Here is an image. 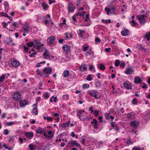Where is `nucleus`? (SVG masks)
I'll return each mask as SVG.
<instances>
[{
    "label": "nucleus",
    "mask_w": 150,
    "mask_h": 150,
    "mask_svg": "<svg viewBox=\"0 0 150 150\" xmlns=\"http://www.w3.org/2000/svg\"><path fill=\"white\" fill-rule=\"evenodd\" d=\"M27 46L28 47H31L33 46L34 47H35L37 49H40L43 46L42 44H41L40 43H37L35 45L33 42L31 41L27 44Z\"/></svg>",
    "instance_id": "nucleus-1"
},
{
    "label": "nucleus",
    "mask_w": 150,
    "mask_h": 150,
    "mask_svg": "<svg viewBox=\"0 0 150 150\" xmlns=\"http://www.w3.org/2000/svg\"><path fill=\"white\" fill-rule=\"evenodd\" d=\"M87 93L90 95L93 96L96 99L99 98L97 96V95H98V92L96 90H91L88 91Z\"/></svg>",
    "instance_id": "nucleus-2"
},
{
    "label": "nucleus",
    "mask_w": 150,
    "mask_h": 150,
    "mask_svg": "<svg viewBox=\"0 0 150 150\" xmlns=\"http://www.w3.org/2000/svg\"><path fill=\"white\" fill-rule=\"evenodd\" d=\"M134 72V71L132 67L130 66H129L126 68L124 71V73L127 75L132 74Z\"/></svg>",
    "instance_id": "nucleus-3"
},
{
    "label": "nucleus",
    "mask_w": 150,
    "mask_h": 150,
    "mask_svg": "<svg viewBox=\"0 0 150 150\" xmlns=\"http://www.w3.org/2000/svg\"><path fill=\"white\" fill-rule=\"evenodd\" d=\"M52 71V69L51 68L49 67H47L45 68L43 71V74L45 76H47L48 75L50 74Z\"/></svg>",
    "instance_id": "nucleus-4"
},
{
    "label": "nucleus",
    "mask_w": 150,
    "mask_h": 150,
    "mask_svg": "<svg viewBox=\"0 0 150 150\" xmlns=\"http://www.w3.org/2000/svg\"><path fill=\"white\" fill-rule=\"evenodd\" d=\"M44 135L45 136V138L46 139H50L53 137V132L51 131H49L47 134L44 132Z\"/></svg>",
    "instance_id": "nucleus-5"
},
{
    "label": "nucleus",
    "mask_w": 150,
    "mask_h": 150,
    "mask_svg": "<svg viewBox=\"0 0 150 150\" xmlns=\"http://www.w3.org/2000/svg\"><path fill=\"white\" fill-rule=\"evenodd\" d=\"M12 65L14 67H17L19 66L20 63L19 61L16 59H13L11 60Z\"/></svg>",
    "instance_id": "nucleus-6"
},
{
    "label": "nucleus",
    "mask_w": 150,
    "mask_h": 150,
    "mask_svg": "<svg viewBox=\"0 0 150 150\" xmlns=\"http://www.w3.org/2000/svg\"><path fill=\"white\" fill-rule=\"evenodd\" d=\"M145 16L143 15H140L137 17L138 20L141 24H144L145 23Z\"/></svg>",
    "instance_id": "nucleus-7"
},
{
    "label": "nucleus",
    "mask_w": 150,
    "mask_h": 150,
    "mask_svg": "<svg viewBox=\"0 0 150 150\" xmlns=\"http://www.w3.org/2000/svg\"><path fill=\"white\" fill-rule=\"evenodd\" d=\"M13 98L18 100L21 98V95L19 92H16L14 93L13 95Z\"/></svg>",
    "instance_id": "nucleus-8"
},
{
    "label": "nucleus",
    "mask_w": 150,
    "mask_h": 150,
    "mask_svg": "<svg viewBox=\"0 0 150 150\" xmlns=\"http://www.w3.org/2000/svg\"><path fill=\"white\" fill-rule=\"evenodd\" d=\"M56 141H57L58 142H61V146L62 147H63L64 146L65 144V142H67V139H63L62 138H60V139H57L56 140Z\"/></svg>",
    "instance_id": "nucleus-9"
},
{
    "label": "nucleus",
    "mask_w": 150,
    "mask_h": 150,
    "mask_svg": "<svg viewBox=\"0 0 150 150\" xmlns=\"http://www.w3.org/2000/svg\"><path fill=\"white\" fill-rule=\"evenodd\" d=\"M35 131L37 134H42L44 133L45 132V129L40 127L37 128L35 129Z\"/></svg>",
    "instance_id": "nucleus-10"
},
{
    "label": "nucleus",
    "mask_w": 150,
    "mask_h": 150,
    "mask_svg": "<svg viewBox=\"0 0 150 150\" xmlns=\"http://www.w3.org/2000/svg\"><path fill=\"white\" fill-rule=\"evenodd\" d=\"M105 118L108 120H111V121H112V120L114 118V117L111 116L110 115V113H105Z\"/></svg>",
    "instance_id": "nucleus-11"
},
{
    "label": "nucleus",
    "mask_w": 150,
    "mask_h": 150,
    "mask_svg": "<svg viewBox=\"0 0 150 150\" xmlns=\"http://www.w3.org/2000/svg\"><path fill=\"white\" fill-rule=\"evenodd\" d=\"M28 104V101L25 100H21L19 103L20 106L21 107H25Z\"/></svg>",
    "instance_id": "nucleus-12"
},
{
    "label": "nucleus",
    "mask_w": 150,
    "mask_h": 150,
    "mask_svg": "<svg viewBox=\"0 0 150 150\" xmlns=\"http://www.w3.org/2000/svg\"><path fill=\"white\" fill-rule=\"evenodd\" d=\"M43 56L46 59H48L49 58L50 52L46 49L45 50L43 54Z\"/></svg>",
    "instance_id": "nucleus-13"
},
{
    "label": "nucleus",
    "mask_w": 150,
    "mask_h": 150,
    "mask_svg": "<svg viewBox=\"0 0 150 150\" xmlns=\"http://www.w3.org/2000/svg\"><path fill=\"white\" fill-rule=\"evenodd\" d=\"M62 48L64 51L66 53L69 52L70 50V47L68 45H65L62 47Z\"/></svg>",
    "instance_id": "nucleus-14"
},
{
    "label": "nucleus",
    "mask_w": 150,
    "mask_h": 150,
    "mask_svg": "<svg viewBox=\"0 0 150 150\" xmlns=\"http://www.w3.org/2000/svg\"><path fill=\"white\" fill-rule=\"evenodd\" d=\"M25 134L26 137L29 139L32 138L34 136L33 133L31 132H26Z\"/></svg>",
    "instance_id": "nucleus-15"
},
{
    "label": "nucleus",
    "mask_w": 150,
    "mask_h": 150,
    "mask_svg": "<svg viewBox=\"0 0 150 150\" xmlns=\"http://www.w3.org/2000/svg\"><path fill=\"white\" fill-rule=\"evenodd\" d=\"M33 106V108L32 110V112L34 113L35 115H37L38 114V111L37 104H34Z\"/></svg>",
    "instance_id": "nucleus-16"
},
{
    "label": "nucleus",
    "mask_w": 150,
    "mask_h": 150,
    "mask_svg": "<svg viewBox=\"0 0 150 150\" xmlns=\"http://www.w3.org/2000/svg\"><path fill=\"white\" fill-rule=\"evenodd\" d=\"M74 7L73 4H69L68 6V12H73L74 11Z\"/></svg>",
    "instance_id": "nucleus-17"
},
{
    "label": "nucleus",
    "mask_w": 150,
    "mask_h": 150,
    "mask_svg": "<svg viewBox=\"0 0 150 150\" xmlns=\"http://www.w3.org/2000/svg\"><path fill=\"white\" fill-rule=\"evenodd\" d=\"M91 123L93 124V127L95 129H97L98 127V122L95 119H93Z\"/></svg>",
    "instance_id": "nucleus-18"
},
{
    "label": "nucleus",
    "mask_w": 150,
    "mask_h": 150,
    "mask_svg": "<svg viewBox=\"0 0 150 150\" xmlns=\"http://www.w3.org/2000/svg\"><path fill=\"white\" fill-rule=\"evenodd\" d=\"M55 39L54 37L51 36L48 38L47 39V42L50 44H52Z\"/></svg>",
    "instance_id": "nucleus-19"
},
{
    "label": "nucleus",
    "mask_w": 150,
    "mask_h": 150,
    "mask_svg": "<svg viewBox=\"0 0 150 150\" xmlns=\"http://www.w3.org/2000/svg\"><path fill=\"white\" fill-rule=\"evenodd\" d=\"M121 34L123 36H126L128 34V30L126 28H123L121 32Z\"/></svg>",
    "instance_id": "nucleus-20"
},
{
    "label": "nucleus",
    "mask_w": 150,
    "mask_h": 150,
    "mask_svg": "<svg viewBox=\"0 0 150 150\" xmlns=\"http://www.w3.org/2000/svg\"><path fill=\"white\" fill-rule=\"evenodd\" d=\"M53 117H54V119L56 121V122H58L60 119L59 117V114L57 113H53Z\"/></svg>",
    "instance_id": "nucleus-21"
},
{
    "label": "nucleus",
    "mask_w": 150,
    "mask_h": 150,
    "mask_svg": "<svg viewBox=\"0 0 150 150\" xmlns=\"http://www.w3.org/2000/svg\"><path fill=\"white\" fill-rule=\"evenodd\" d=\"M23 29L24 32L23 35L24 36H25L27 34L29 33V28L28 27L24 26L23 27Z\"/></svg>",
    "instance_id": "nucleus-22"
},
{
    "label": "nucleus",
    "mask_w": 150,
    "mask_h": 150,
    "mask_svg": "<svg viewBox=\"0 0 150 150\" xmlns=\"http://www.w3.org/2000/svg\"><path fill=\"white\" fill-rule=\"evenodd\" d=\"M43 118L44 120H46L47 122H53V118L51 117L44 115Z\"/></svg>",
    "instance_id": "nucleus-23"
},
{
    "label": "nucleus",
    "mask_w": 150,
    "mask_h": 150,
    "mask_svg": "<svg viewBox=\"0 0 150 150\" xmlns=\"http://www.w3.org/2000/svg\"><path fill=\"white\" fill-rule=\"evenodd\" d=\"M79 70L81 71H84L87 70V67L86 65L82 64L80 67Z\"/></svg>",
    "instance_id": "nucleus-24"
},
{
    "label": "nucleus",
    "mask_w": 150,
    "mask_h": 150,
    "mask_svg": "<svg viewBox=\"0 0 150 150\" xmlns=\"http://www.w3.org/2000/svg\"><path fill=\"white\" fill-rule=\"evenodd\" d=\"M141 81V79L138 76H136L134 79V82L136 84L140 83Z\"/></svg>",
    "instance_id": "nucleus-25"
},
{
    "label": "nucleus",
    "mask_w": 150,
    "mask_h": 150,
    "mask_svg": "<svg viewBox=\"0 0 150 150\" xmlns=\"http://www.w3.org/2000/svg\"><path fill=\"white\" fill-rule=\"evenodd\" d=\"M139 124L138 122L134 121L131 122V125L134 128H137L139 126Z\"/></svg>",
    "instance_id": "nucleus-26"
},
{
    "label": "nucleus",
    "mask_w": 150,
    "mask_h": 150,
    "mask_svg": "<svg viewBox=\"0 0 150 150\" xmlns=\"http://www.w3.org/2000/svg\"><path fill=\"white\" fill-rule=\"evenodd\" d=\"M69 75V71L68 70H65L64 71L62 76L64 78L67 77Z\"/></svg>",
    "instance_id": "nucleus-27"
},
{
    "label": "nucleus",
    "mask_w": 150,
    "mask_h": 150,
    "mask_svg": "<svg viewBox=\"0 0 150 150\" xmlns=\"http://www.w3.org/2000/svg\"><path fill=\"white\" fill-rule=\"evenodd\" d=\"M123 85L127 89H129L131 88V85L129 83L125 82L123 83Z\"/></svg>",
    "instance_id": "nucleus-28"
},
{
    "label": "nucleus",
    "mask_w": 150,
    "mask_h": 150,
    "mask_svg": "<svg viewBox=\"0 0 150 150\" xmlns=\"http://www.w3.org/2000/svg\"><path fill=\"white\" fill-rule=\"evenodd\" d=\"M136 140H132L130 138H129L126 142V143L128 145L132 144L135 142Z\"/></svg>",
    "instance_id": "nucleus-29"
},
{
    "label": "nucleus",
    "mask_w": 150,
    "mask_h": 150,
    "mask_svg": "<svg viewBox=\"0 0 150 150\" xmlns=\"http://www.w3.org/2000/svg\"><path fill=\"white\" fill-rule=\"evenodd\" d=\"M132 150H144L143 147L140 146H134L132 149Z\"/></svg>",
    "instance_id": "nucleus-30"
},
{
    "label": "nucleus",
    "mask_w": 150,
    "mask_h": 150,
    "mask_svg": "<svg viewBox=\"0 0 150 150\" xmlns=\"http://www.w3.org/2000/svg\"><path fill=\"white\" fill-rule=\"evenodd\" d=\"M42 6L44 10L46 11L48 10L49 6L45 2L42 3Z\"/></svg>",
    "instance_id": "nucleus-31"
},
{
    "label": "nucleus",
    "mask_w": 150,
    "mask_h": 150,
    "mask_svg": "<svg viewBox=\"0 0 150 150\" xmlns=\"http://www.w3.org/2000/svg\"><path fill=\"white\" fill-rule=\"evenodd\" d=\"M4 5L5 6V11L6 12H8V10L9 8V5L8 2L5 1L4 3Z\"/></svg>",
    "instance_id": "nucleus-32"
},
{
    "label": "nucleus",
    "mask_w": 150,
    "mask_h": 150,
    "mask_svg": "<svg viewBox=\"0 0 150 150\" xmlns=\"http://www.w3.org/2000/svg\"><path fill=\"white\" fill-rule=\"evenodd\" d=\"M70 123V121H69L67 122L63 123L61 125L62 127L63 128H65L68 127Z\"/></svg>",
    "instance_id": "nucleus-33"
},
{
    "label": "nucleus",
    "mask_w": 150,
    "mask_h": 150,
    "mask_svg": "<svg viewBox=\"0 0 150 150\" xmlns=\"http://www.w3.org/2000/svg\"><path fill=\"white\" fill-rule=\"evenodd\" d=\"M89 70L92 72H95L96 71L95 67L92 65H90Z\"/></svg>",
    "instance_id": "nucleus-34"
},
{
    "label": "nucleus",
    "mask_w": 150,
    "mask_h": 150,
    "mask_svg": "<svg viewBox=\"0 0 150 150\" xmlns=\"http://www.w3.org/2000/svg\"><path fill=\"white\" fill-rule=\"evenodd\" d=\"M84 110H79L77 113V115L80 119L83 116L82 112H84Z\"/></svg>",
    "instance_id": "nucleus-35"
},
{
    "label": "nucleus",
    "mask_w": 150,
    "mask_h": 150,
    "mask_svg": "<svg viewBox=\"0 0 150 150\" xmlns=\"http://www.w3.org/2000/svg\"><path fill=\"white\" fill-rule=\"evenodd\" d=\"M92 119V117L91 116V115H89L86 116V117L84 118L83 120L84 122L89 121L91 119Z\"/></svg>",
    "instance_id": "nucleus-36"
},
{
    "label": "nucleus",
    "mask_w": 150,
    "mask_h": 150,
    "mask_svg": "<svg viewBox=\"0 0 150 150\" xmlns=\"http://www.w3.org/2000/svg\"><path fill=\"white\" fill-rule=\"evenodd\" d=\"M50 101L51 102H53L56 103L57 101V98L56 97H54V96H52L50 99Z\"/></svg>",
    "instance_id": "nucleus-37"
},
{
    "label": "nucleus",
    "mask_w": 150,
    "mask_h": 150,
    "mask_svg": "<svg viewBox=\"0 0 150 150\" xmlns=\"http://www.w3.org/2000/svg\"><path fill=\"white\" fill-rule=\"evenodd\" d=\"M99 67L102 71H103L105 69V67L103 64H100L99 65Z\"/></svg>",
    "instance_id": "nucleus-38"
},
{
    "label": "nucleus",
    "mask_w": 150,
    "mask_h": 150,
    "mask_svg": "<svg viewBox=\"0 0 150 150\" xmlns=\"http://www.w3.org/2000/svg\"><path fill=\"white\" fill-rule=\"evenodd\" d=\"M123 146H124L121 144H120L119 146L115 145V150H119V149H121Z\"/></svg>",
    "instance_id": "nucleus-39"
},
{
    "label": "nucleus",
    "mask_w": 150,
    "mask_h": 150,
    "mask_svg": "<svg viewBox=\"0 0 150 150\" xmlns=\"http://www.w3.org/2000/svg\"><path fill=\"white\" fill-rule=\"evenodd\" d=\"M48 18L47 20H46L45 21V24L46 25H48L49 24V23L50 22V15H47Z\"/></svg>",
    "instance_id": "nucleus-40"
},
{
    "label": "nucleus",
    "mask_w": 150,
    "mask_h": 150,
    "mask_svg": "<svg viewBox=\"0 0 150 150\" xmlns=\"http://www.w3.org/2000/svg\"><path fill=\"white\" fill-rule=\"evenodd\" d=\"M43 96L46 99H48L49 97V95L48 93L45 92L43 95Z\"/></svg>",
    "instance_id": "nucleus-41"
},
{
    "label": "nucleus",
    "mask_w": 150,
    "mask_h": 150,
    "mask_svg": "<svg viewBox=\"0 0 150 150\" xmlns=\"http://www.w3.org/2000/svg\"><path fill=\"white\" fill-rule=\"evenodd\" d=\"M71 143L72 144L75 145L76 147H79L80 146V144H79L76 141H72L71 142Z\"/></svg>",
    "instance_id": "nucleus-42"
},
{
    "label": "nucleus",
    "mask_w": 150,
    "mask_h": 150,
    "mask_svg": "<svg viewBox=\"0 0 150 150\" xmlns=\"http://www.w3.org/2000/svg\"><path fill=\"white\" fill-rule=\"evenodd\" d=\"M92 76L91 74L88 75V76L86 77V79L88 81H91L93 79L92 78Z\"/></svg>",
    "instance_id": "nucleus-43"
},
{
    "label": "nucleus",
    "mask_w": 150,
    "mask_h": 150,
    "mask_svg": "<svg viewBox=\"0 0 150 150\" xmlns=\"http://www.w3.org/2000/svg\"><path fill=\"white\" fill-rule=\"evenodd\" d=\"M5 75H4L0 76V82L4 81L5 78Z\"/></svg>",
    "instance_id": "nucleus-44"
},
{
    "label": "nucleus",
    "mask_w": 150,
    "mask_h": 150,
    "mask_svg": "<svg viewBox=\"0 0 150 150\" xmlns=\"http://www.w3.org/2000/svg\"><path fill=\"white\" fill-rule=\"evenodd\" d=\"M99 111L95 110L93 112V113L95 116H97L99 115Z\"/></svg>",
    "instance_id": "nucleus-45"
},
{
    "label": "nucleus",
    "mask_w": 150,
    "mask_h": 150,
    "mask_svg": "<svg viewBox=\"0 0 150 150\" xmlns=\"http://www.w3.org/2000/svg\"><path fill=\"white\" fill-rule=\"evenodd\" d=\"M45 63V62L43 61L40 63H38L36 65V67H38L41 66V65L42 64H44Z\"/></svg>",
    "instance_id": "nucleus-46"
},
{
    "label": "nucleus",
    "mask_w": 150,
    "mask_h": 150,
    "mask_svg": "<svg viewBox=\"0 0 150 150\" xmlns=\"http://www.w3.org/2000/svg\"><path fill=\"white\" fill-rule=\"evenodd\" d=\"M146 38L148 41H149L150 39V32L146 34L145 35Z\"/></svg>",
    "instance_id": "nucleus-47"
},
{
    "label": "nucleus",
    "mask_w": 150,
    "mask_h": 150,
    "mask_svg": "<svg viewBox=\"0 0 150 150\" xmlns=\"http://www.w3.org/2000/svg\"><path fill=\"white\" fill-rule=\"evenodd\" d=\"M79 35L81 36H82L83 34L84 33H85V31L83 30H81V29H80L79 30Z\"/></svg>",
    "instance_id": "nucleus-48"
},
{
    "label": "nucleus",
    "mask_w": 150,
    "mask_h": 150,
    "mask_svg": "<svg viewBox=\"0 0 150 150\" xmlns=\"http://www.w3.org/2000/svg\"><path fill=\"white\" fill-rule=\"evenodd\" d=\"M130 23L132 26H134L137 24V23L134 20L131 21L130 22Z\"/></svg>",
    "instance_id": "nucleus-49"
},
{
    "label": "nucleus",
    "mask_w": 150,
    "mask_h": 150,
    "mask_svg": "<svg viewBox=\"0 0 150 150\" xmlns=\"http://www.w3.org/2000/svg\"><path fill=\"white\" fill-rule=\"evenodd\" d=\"M137 100L136 98L133 99L132 100V103L133 105H136L137 103Z\"/></svg>",
    "instance_id": "nucleus-50"
},
{
    "label": "nucleus",
    "mask_w": 150,
    "mask_h": 150,
    "mask_svg": "<svg viewBox=\"0 0 150 150\" xmlns=\"http://www.w3.org/2000/svg\"><path fill=\"white\" fill-rule=\"evenodd\" d=\"M105 10L106 11L107 15H109L110 14L111 10L109 8H105Z\"/></svg>",
    "instance_id": "nucleus-51"
},
{
    "label": "nucleus",
    "mask_w": 150,
    "mask_h": 150,
    "mask_svg": "<svg viewBox=\"0 0 150 150\" xmlns=\"http://www.w3.org/2000/svg\"><path fill=\"white\" fill-rule=\"evenodd\" d=\"M3 146L5 148V149H7L8 150H12L13 149L12 148H9L7 146V145L6 144H4L3 145Z\"/></svg>",
    "instance_id": "nucleus-52"
},
{
    "label": "nucleus",
    "mask_w": 150,
    "mask_h": 150,
    "mask_svg": "<svg viewBox=\"0 0 150 150\" xmlns=\"http://www.w3.org/2000/svg\"><path fill=\"white\" fill-rule=\"evenodd\" d=\"M83 87L84 88H88L89 87V85L88 84H85L83 85Z\"/></svg>",
    "instance_id": "nucleus-53"
},
{
    "label": "nucleus",
    "mask_w": 150,
    "mask_h": 150,
    "mask_svg": "<svg viewBox=\"0 0 150 150\" xmlns=\"http://www.w3.org/2000/svg\"><path fill=\"white\" fill-rule=\"evenodd\" d=\"M120 64V61L119 60L117 59L115 61V65L116 66H118Z\"/></svg>",
    "instance_id": "nucleus-54"
},
{
    "label": "nucleus",
    "mask_w": 150,
    "mask_h": 150,
    "mask_svg": "<svg viewBox=\"0 0 150 150\" xmlns=\"http://www.w3.org/2000/svg\"><path fill=\"white\" fill-rule=\"evenodd\" d=\"M15 123L13 121H11L10 122H8L7 123V125L8 126H11L12 125L14 124Z\"/></svg>",
    "instance_id": "nucleus-55"
},
{
    "label": "nucleus",
    "mask_w": 150,
    "mask_h": 150,
    "mask_svg": "<svg viewBox=\"0 0 150 150\" xmlns=\"http://www.w3.org/2000/svg\"><path fill=\"white\" fill-rule=\"evenodd\" d=\"M29 147L30 150H34V147L33 144H30L29 145Z\"/></svg>",
    "instance_id": "nucleus-56"
},
{
    "label": "nucleus",
    "mask_w": 150,
    "mask_h": 150,
    "mask_svg": "<svg viewBox=\"0 0 150 150\" xmlns=\"http://www.w3.org/2000/svg\"><path fill=\"white\" fill-rule=\"evenodd\" d=\"M1 15L2 16H4V17H7V16H8V15L7 13H4V12H1Z\"/></svg>",
    "instance_id": "nucleus-57"
},
{
    "label": "nucleus",
    "mask_w": 150,
    "mask_h": 150,
    "mask_svg": "<svg viewBox=\"0 0 150 150\" xmlns=\"http://www.w3.org/2000/svg\"><path fill=\"white\" fill-rule=\"evenodd\" d=\"M111 48L109 47L105 48V51L107 52H111Z\"/></svg>",
    "instance_id": "nucleus-58"
},
{
    "label": "nucleus",
    "mask_w": 150,
    "mask_h": 150,
    "mask_svg": "<svg viewBox=\"0 0 150 150\" xmlns=\"http://www.w3.org/2000/svg\"><path fill=\"white\" fill-rule=\"evenodd\" d=\"M62 97L64 99L66 100H67L69 99V96L67 95H63Z\"/></svg>",
    "instance_id": "nucleus-59"
},
{
    "label": "nucleus",
    "mask_w": 150,
    "mask_h": 150,
    "mask_svg": "<svg viewBox=\"0 0 150 150\" xmlns=\"http://www.w3.org/2000/svg\"><path fill=\"white\" fill-rule=\"evenodd\" d=\"M85 13V11H83L81 13H77V14L78 15H79L80 16H84V14Z\"/></svg>",
    "instance_id": "nucleus-60"
},
{
    "label": "nucleus",
    "mask_w": 150,
    "mask_h": 150,
    "mask_svg": "<svg viewBox=\"0 0 150 150\" xmlns=\"http://www.w3.org/2000/svg\"><path fill=\"white\" fill-rule=\"evenodd\" d=\"M125 66V63L124 62H122L120 64V67L121 68H124Z\"/></svg>",
    "instance_id": "nucleus-61"
},
{
    "label": "nucleus",
    "mask_w": 150,
    "mask_h": 150,
    "mask_svg": "<svg viewBox=\"0 0 150 150\" xmlns=\"http://www.w3.org/2000/svg\"><path fill=\"white\" fill-rule=\"evenodd\" d=\"M4 134L5 135H7L8 134V131L7 129H5L4 130Z\"/></svg>",
    "instance_id": "nucleus-62"
},
{
    "label": "nucleus",
    "mask_w": 150,
    "mask_h": 150,
    "mask_svg": "<svg viewBox=\"0 0 150 150\" xmlns=\"http://www.w3.org/2000/svg\"><path fill=\"white\" fill-rule=\"evenodd\" d=\"M13 26L15 28H17L18 27V23L14 22L13 23Z\"/></svg>",
    "instance_id": "nucleus-63"
},
{
    "label": "nucleus",
    "mask_w": 150,
    "mask_h": 150,
    "mask_svg": "<svg viewBox=\"0 0 150 150\" xmlns=\"http://www.w3.org/2000/svg\"><path fill=\"white\" fill-rule=\"evenodd\" d=\"M145 118L147 120L150 119V112L146 115Z\"/></svg>",
    "instance_id": "nucleus-64"
}]
</instances>
